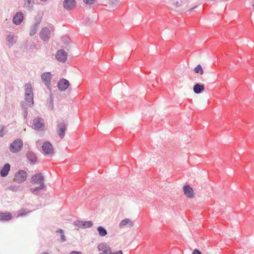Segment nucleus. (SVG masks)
Here are the masks:
<instances>
[{"instance_id": "obj_1", "label": "nucleus", "mask_w": 254, "mask_h": 254, "mask_svg": "<svg viewBox=\"0 0 254 254\" xmlns=\"http://www.w3.org/2000/svg\"><path fill=\"white\" fill-rule=\"evenodd\" d=\"M31 183L34 185H39L36 187L30 189V191L34 194L39 195V191L45 189L46 186L44 184V177L42 173H39L33 176L31 178Z\"/></svg>"}, {"instance_id": "obj_2", "label": "nucleus", "mask_w": 254, "mask_h": 254, "mask_svg": "<svg viewBox=\"0 0 254 254\" xmlns=\"http://www.w3.org/2000/svg\"><path fill=\"white\" fill-rule=\"evenodd\" d=\"M25 99L28 106L31 107L34 104L33 88L31 83L24 85Z\"/></svg>"}, {"instance_id": "obj_3", "label": "nucleus", "mask_w": 254, "mask_h": 254, "mask_svg": "<svg viewBox=\"0 0 254 254\" xmlns=\"http://www.w3.org/2000/svg\"><path fill=\"white\" fill-rule=\"evenodd\" d=\"M54 31V29L53 27L43 28L40 32V38L44 41H48Z\"/></svg>"}, {"instance_id": "obj_4", "label": "nucleus", "mask_w": 254, "mask_h": 254, "mask_svg": "<svg viewBox=\"0 0 254 254\" xmlns=\"http://www.w3.org/2000/svg\"><path fill=\"white\" fill-rule=\"evenodd\" d=\"M42 149L43 154L46 156H52L54 155V148L50 141H45L42 146Z\"/></svg>"}, {"instance_id": "obj_5", "label": "nucleus", "mask_w": 254, "mask_h": 254, "mask_svg": "<svg viewBox=\"0 0 254 254\" xmlns=\"http://www.w3.org/2000/svg\"><path fill=\"white\" fill-rule=\"evenodd\" d=\"M23 145L22 140L20 139H17L10 144L9 150L12 153H17L21 149Z\"/></svg>"}, {"instance_id": "obj_6", "label": "nucleus", "mask_w": 254, "mask_h": 254, "mask_svg": "<svg viewBox=\"0 0 254 254\" xmlns=\"http://www.w3.org/2000/svg\"><path fill=\"white\" fill-rule=\"evenodd\" d=\"M33 129L37 130H43L45 127V123L43 118L36 117L33 120Z\"/></svg>"}, {"instance_id": "obj_7", "label": "nucleus", "mask_w": 254, "mask_h": 254, "mask_svg": "<svg viewBox=\"0 0 254 254\" xmlns=\"http://www.w3.org/2000/svg\"><path fill=\"white\" fill-rule=\"evenodd\" d=\"M27 177V174L24 170H19L14 175V181L21 184L24 182Z\"/></svg>"}, {"instance_id": "obj_8", "label": "nucleus", "mask_w": 254, "mask_h": 254, "mask_svg": "<svg viewBox=\"0 0 254 254\" xmlns=\"http://www.w3.org/2000/svg\"><path fill=\"white\" fill-rule=\"evenodd\" d=\"M66 129V125L64 122H61L58 123L57 132L59 137L61 139H63L64 137Z\"/></svg>"}, {"instance_id": "obj_9", "label": "nucleus", "mask_w": 254, "mask_h": 254, "mask_svg": "<svg viewBox=\"0 0 254 254\" xmlns=\"http://www.w3.org/2000/svg\"><path fill=\"white\" fill-rule=\"evenodd\" d=\"M41 79L43 82L48 87L50 88L51 85V81L52 78V74L50 72H43L41 74Z\"/></svg>"}, {"instance_id": "obj_10", "label": "nucleus", "mask_w": 254, "mask_h": 254, "mask_svg": "<svg viewBox=\"0 0 254 254\" xmlns=\"http://www.w3.org/2000/svg\"><path fill=\"white\" fill-rule=\"evenodd\" d=\"M24 19V15L21 11L16 12L13 16L12 22L16 25H20Z\"/></svg>"}, {"instance_id": "obj_11", "label": "nucleus", "mask_w": 254, "mask_h": 254, "mask_svg": "<svg viewBox=\"0 0 254 254\" xmlns=\"http://www.w3.org/2000/svg\"><path fill=\"white\" fill-rule=\"evenodd\" d=\"M69 86V81L64 78L60 79L58 82V87L61 91L66 90Z\"/></svg>"}, {"instance_id": "obj_12", "label": "nucleus", "mask_w": 254, "mask_h": 254, "mask_svg": "<svg viewBox=\"0 0 254 254\" xmlns=\"http://www.w3.org/2000/svg\"><path fill=\"white\" fill-rule=\"evenodd\" d=\"M97 249L99 251L102 252L99 254H109L111 248L107 244L102 243L98 245Z\"/></svg>"}, {"instance_id": "obj_13", "label": "nucleus", "mask_w": 254, "mask_h": 254, "mask_svg": "<svg viewBox=\"0 0 254 254\" xmlns=\"http://www.w3.org/2000/svg\"><path fill=\"white\" fill-rule=\"evenodd\" d=\"M17 37L13 33H9L6 37V45L11 48L16 42Z\"/></svg>"}, {"instance_id": "obj_14", "label": "nucleus", "mask_w": 254, "mask_h": 254, "mask_svg": "<svg viewBox=\"0 0 254 254\" xmlns=\"http://www.w3.org/2000/svg\"><path fill=\"white\" fill-rule=\"evenodd\" d=\"M56 58L58 61L64 63L67 59V54L64 50H60L57 52Z\"/></svg>"}, {"instance_id": "obj_15", "label": "nucleus", "mask_w": 254, "mask_h": 254, "mask_svg": "<svg viewBox=\"0 0 254 254\" xmlns=\"http://www.w3.org/2000/svg\"><path fill=\"white\" fill-rule=\"evenodd\" d=\"M75 0H64L63 1L64 7L67 10H72L76 6Z\"/></svg>"}, {"instance_id": "obj_16", "label": "nucleus", "mask_w": 254, "mask_h": 254, "mask_svg": "<svg viewBox=\"0 0 254 254\" xmlns=\"http://www.w3.org/2000/svg\"><path fill=\"white\" fill-rule=\"evenodd\" d=\"M22 0L23 2V7L24 8L30 11L33 10L35 4V0Z\"/></svg>"}, {"instance_id": "obj_17", "label": "nucleus", "mask_w": 254, "mask_h": 254, "mask_svg": "<svg viewBox=\"0 0 254 254\" xmlns=\"http://www.w3.org/2000/svg\"><path fill=\"white\" fill-rule=\"evenodd\" d=\"M26 157L28 162L31 164H34L36 163L37 157L35 153L32 150H29L26 153Z\"/></svg>"}, {"instance_id": "obj_18", "label": "nucleus", "mask_w": 254, "mask_h": 254, "mask_svg": "<svg viewBox=\"0 0 254 254\" xmlns=\"http://www.w3.org/2000/svg\"><path fill=\"white\" fill-rule=\"evenodd\" d=\"M133 222L128 218H126L121 221L119 225L120 228H125L126 227L131 228L133 226Z\"/></svg>"}, {"instance_id": "obj_19", "label": "nucleus", "mask_w": 254, "mask_h": 254, "mask_svg": "<svg viewBox=\"0 0 254 254\" xmlns=\"http://www.w3.org/2000/svg\"><path fill=\"white\" fill-rule=\"evenodd\" d=\"M184 194L189 198H192L194 196L193 190L188 185L185 186L183 187Z\"/></svg>"}, {"instance_id": "obj_20", "label": "nucleus", "mask_w": 254, "mask_h": 254, "mask_svg": "<svg viewBox=\"0 0 254 254\" xmlns=\"http://www.w3.org/2000/svg\"><path fill=\"white\" fill-rule=\"evenodd\" d=\"M12 218V215L10 212H0V221H8Z\"/></svg>"}, {"instance_id": "obj_21", "label": "nucleus", "mask_w": 254, "mask_h": 254, "mask_svg": "<svg viewBox=\"0 0 254 254\" xmlns=\"http://www.w3.org/2000/svg\"><path fill=\"white\" fill-rule=\"evenodd\" d=\"M204 85L200 83H196L193 86V91L195 94H200L204 90Z\"/></svg>"}, {"instance_id": "obj_22", "label": "nucleus", "mask_w": 254, "mask_h": 254, "mask_svg": "<svg viewBox=\"0 0 254 254\" xmlns=\"http://www.w3.org/2000/svg\"><path fill=\"white\" fill-rule=\"evenodd\" d=\"M10 165L9 163L5 164L0 171V175L2 177L6 176L10 170Z\"/></svg>"}, {"instance_id": "obj_23", "label": "nucleus", "mask_w": 254, "mask_h": 254, "mask_svg": "<svg viewBox=\"0 0 254 254\" xmlns=\"http://www.w3.org/2000/svg\"><path fill=\"white\" fill-rule=\"evenodd\" d=\"M56 233L60 234V242L61 243H64L66 241V238L64 235V231L62 229H58L56 231Z\"/></svg>"}, {"instance_id": "obj_24", "label": "nucleus", "mask_w": 254, "mask_h": 254, "mask_svg": "<svg viewBox=\"0 0 254 254\" xmlns=\"http://www.w3.org/2000/svg\"><path fill=\"white\" fill-rule=\"evenodd\" d=\"M38 28V23H35L31 27L29 34L30 36L34 35L37 32Z\"/></svg>"}, {"instance_id": "obj_25", "label": "nucleus", "mask_w": 254, "mask_h": 254, "mask_svg": "<svg viewBox=\"0 0 254 254\" xmlns=\"http://www.w3.org/2000/svg\"><path fill=\"white\" fill-rule=\"evenodd\" d=\"M97 231L101 237L105 236L107 234V232L106 229L103 226H99L97 227Z\"/></svg>"}, {"instance_id": "obj_26", "label": "nucleus", "mask_w": 254, "mask_h": 254, "mask_svg": "<svg viewBox=\"0 0 254 254\" xmlns=\"http://www.w3.org/2000/svg\"><path fill=\"white\" fill-rule=\"evenodd\" d=\"M194 72L197 73H199L200 75L203 74L204 71L203 69L200 64H198L193 69Z\"/></svg>"}, {"instance_id": "obj_27", "label": "nucleus", "mask_w": 254, "mask_h": 254, "mask_svg": "<svg viewBox=\"0 0 254 254\" xmlns=\"http://www.w3.org/2000/svg\"><path fill=\"white\" fill-rule=\"evenodd\" d=\"M93 226V223L91 221H83V228H90Z\"/></svg>"}, {"instance_id": "obj_28", "label": "nucleus", "mask_w": 254, "mask_h": 254, "mask_svg": "<svg viewBox=\"0 0 254 254\" xmlns=\"http://www.w3.org/2000/svg\"><path fill=\"white\" fill-rule=\"evenodd\" d=\"M83 221L82 220H77L73 222V225L78 228H83Z\"/></svg>"}, {"instance_id": "obj_29", "label": "nucleus", "mask_w": 254, "mask_h": 254, "mask_svg": "<svg viewBox=\"0 0 254 254\" xmlns=\"http://www.w3.org/2000/svg\"><path fill=\"white\" fill-rule=\"evenodd\" d=\"M8 189L10 190H12L13 191H14V192H16L18 190H19V188L18 187H17V186L16 185H11V186H10L8 187Z\"/></svg>"}, {"instance_id": "obj_30", "label": "nucleus", "mask_w": 254, "mask_h": 254, "mask_svg": "<svg viewBox=\"0 0 254 254\" xmlns=\"http://www.w3.org/2000/svg\"><path fill=\"white\" fill-rule=\"evenodd\" d=\"M5 127L4 126H0V137H3L5 133Z\"/></svg>"}, {"instance_id": "obj_31", "label": "nucleus", "mask_w": 254, "mask_h": 254, "mask_svg": "<svg viewBox=\"0 0 254 254\" xmlns=\"http://www.w3.org/2000/svg\"><path fill=\"white\" fill-rule=\"evenodd\" d=\"M47 105L50 109H52L53 108V99L52 96H51L50 99L48 100Z\"/></svg>"}, {"instance_id": "obj_32", "label": "nucleus", "mask_w": 254, "mask_h": 254, "mask_svg": "<svg viewBox=\"0 0 254 254\" xmlns=\"http://www.w3.org/2000/svg\"><path fill=\"white\" fill-rule=\"evenodd\" d=\"M29 212L26 211L24 209H22L20 210L19 213L18 214V216H25L27 214H28Z\"/></svg>"}, {"instance_id": "obj_33", "label": "nucleus", "mask_w": 254, "mask_h": 254, "mask_svg": "<svg viewBox=\"0 0 254 254\" xmlns=\"http://www.w3.org/2000/svg\"><path fill=\"white\" fill-rule=\"evenodd\" d=\"M84 2L87 4H93L95 1V0H83Z\"/></svg>"}, {"instance_id": "obj_34", "label": "nucleus", "mask_w": 254, "mask_h": 254, "mask_svg": "<svg viewBox=\"0 0 254 254\" xmlns=\"http://www.w3.org/2000/svg\"><path fill=\"white\" fill-rule=\"evenodd\" d=\"M109 254H123V252L122 250H119L117 252H112V251L111 250Z\"/></svg>"}, {"instance_id": "obj_35", "label": "nucleus", "mask_w": 254, "mask_h": 254, "mask_svg": "<svg viewBox=\"0 0 254 254\" xmlns=\"http://www.w3.org/2000/svg\"><path fill=\"white\" fill-rule=\"evenodd\" d=\"M28 115V111L27 108H25L24 110L23 116L24 118H26Z\"/></svg>"}, {"instance_id": "obj_36", "label": "nucleus", "mask_w": 254, "mask_h": 254, "mask_svg": "<svg viewBox=\"0 0 254 254\" xmlns=\"http://www.w3.org/2000/svg\"><path fill=\"white\" fill-rule=\"evenodd\" d=\"M192 254H201V253L197 249H194L192 252Z\"/></svg>"}, {"instance_id": "obj_37", "label": "nucleus", "mask_w": 254, "mask_h": 254, "mask_svg": "<svg viewBox=\"0 0 254 254\" xmlns=\"http://www.w3.org/2000/svg\"><path fill=\"white\" fill-rule=\"evenodd\" d=\"M69 254H83L82 252L79 251H71Z\"/></svg>"}, {"instance_id": "obj_38", "label": "nucleus", "mask_w": 254, "mask_h": 254, "mask_svg": "<svg viewBox=\"0 0 254 254\" xmlns=\"http://www.w3.org/2000/svg\"><path fill=\"white\" fill-rule=\"evenodd\" d=\"M36 47V46L35 45H31L30 47V49H34Z\"/></svg>"}, {"instance_id": "obj_39", "label": "nucleus", "mask_w": 254, "mask_h": 254, "mask_svg": "<svg viewBox=\"0 0 254 254\" xmlns=\"http://www.w3.org/2000/svg\"><path fill=\"white\" fill-rule=\"evenodd\" d=\"M40 1H42V2H46L48 0H39Z\"/></svg>"}, {"instance_id": "obj_40", "label": "nucleus", "mask_w": 254, "mask_h": 254, "mask_svg": "<svg viewBox=\"0 0 254 254\" xmlns=\"http://www.w3.org/2000/svg\"><path fill=\"white\" fill-rule=\"evenodd\" d=\"M41 254H49L47 252H43V253H41Z\"/></svg>"}, {"instance_id": "obj_41", "label": "nucleus", "mask_w": 254, "mask_h": 254, "mask_svg": "<svg viewBox=\"0 0 254 254\" xmlns=\"http://www.w3.org/2000/svg\"><path fill=\"white\" fill-rule=\"evenodd\" d=\"M176 5H177V6H178V5H179V2H176Z\"/></svg>"}, {"instance_id": "obj_42", "label": "nucleus", "mask_w": 254, "mask_h": 254, "mask_svg": "<svg viewBox=\"0 0 254 254\" xmlns=\"http://www.w3.org/2000/svg\"><path fill=\"white\" fill-rule=\"evenodd\" d=\"M196 7V6L193 7L192 8L190 9V10H191L192 9L195 8Z\"/></svg>"}]
</instances>
